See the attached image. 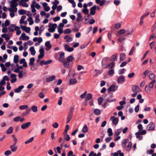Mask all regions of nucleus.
Instances as JSON below:
<instances>
[{
    "label": "nucleus",
    "instance_id": "nucleus-1",
    "mask_svg": "<svg viewBox=\"0 0 156 156\" xmlns=\"http://www.w3.org/2000/svg\"><path fill=\"white\" fill-rule=\"evenodd\" d=\"M49 28L48 29V31L51 33L55 31L56 28L57 27V25L56 23L52 24L50 23L48 25Z\"/></svg>",
    "mask_w": 156,
    "mask_h": 156
},
{
    "label": "nucleus",
    "instance_id": "nucleus-2",
    "mask_svg": "<svg viewBox=\"0 0 156 156\" xmlns=\"http://www.w3.org/2000/svg\"><path fill=\"white\" fill-rule=\"evenodd\" d=\"M155 124L153 122H151L147 126V129L148 131L154 130Z\"/></svg>",
    "mask_w": 156,
    "mask_h": 156
},
{
    "label": "nucleus",
    "instance_id": "nucleus-3",
    "mask_svg": "<svg viewBox=\"0 0 156 156\" xmlns=\"http://www.w3.org/2000/svg\"><path fill=\"white\" fill-rule=\"evenodd\" d=\"M110 119L112 120V123L115 125H116L119 122L118 117H116L114 116H112L110 118Z\"/></svg>",
    "mask_w": 156,
    "mask_h": 156
},
{
    "label": "nucleus",
    "instance_id": "nucleus-4",
    "mask_svg": "<svg viewBox=\"0 0 156 156\" xmlns=\"http://www.w3.org/2000/svg\"><path fill=\"white\" fill-rule=\"evenodd\" d=\"M109 59V58L107 57H104L102 59L101 62V64L102 67L103 68L105 69L107 67V66H106V62Z\"/></svg>",
    "mask_w": 156,
    "mask_h": 156
},
{
    "label": "nucleus",
    "instance_id": "nucleus-5",
    "mask_svg": "<svg viewBox=\"0 0 156 156\" xmlns=\"http://www.w3.org/2000/svg\"><path fill=\"white\" fill-rule=\"evenodd\" d=\"M31 122H28L22 124L21 126V128L23 129H25L27 128L31 125Z\"/></svg>",
    "mask_w": 156,
    "mask_h": 156
},
{
    "label": "nucleus",
    "instance_id": "nucleus-6",
    "mask_svg": "<svg viewBox=\"0 0 156 156\" xmlns=\"http://www.w3.org/2000/svg\"><path fill=\"white\" fill-rule=\"evenodd\" d=\"M132 90L134 93H138L141 91V89L138 86H136L133 87Z\"/></svg>",
    "mask_w": 156,
    "mask_h": 156
},
{
    "label": "nucleus",
    "instance_id": "nucleus-7",
    "mask_svg": "<svg viewBox=\"0 0 156 156\" xmlns=\"http://www.w3.org/2000/svg\"><path fill=\"white\" fill-rule=\"evenodd\" d=\"M19 0H12L11 3V5L10 7L12 8H13L17 7L18 5V3L17 2L19 1Z\"/></svg>",
    "mask_w": 156,
    "mask_h": 156
},
{
    "label": "nucleus",
    "instance_id": "nucleus-8",
    "mask_svg": "<svg viewBox=\"0 0 156 156\" xmlns=\"http://www.w3.org/2000/svg\"><path fill=\"white\" fill-rule=\"evenodd\" d=\"M22 38V40L23 41H28L29 40L30 37L29 36H26L25 33H23L22 34L21 36L20 37V40H21Z\"/></svg>",
    "mask_w": 156,
    "mask_h": 156
},
{
    "label": "nucleus",
    "instance_id": "nucleus-9",
    "mask_svg": "<svg viewBox=\"0 0 156 156\" xmlns=\"http://www.w3.org/2000/svg\"><path fill=\"white\" fill-rule=\"evenodd\" d=\"M118 54H113L112 55L110 58V61L112 62L117 61V60Z\"/></svg>",
    "mask_w": 156,
    "mask_h": 156
},
{
    "label": "nucleus",
    "instance_id": "nucleus-10",
    "mask_svg": "<svg viewBox=\"0 0 156 156\" xmlns=\"http://www.w3.org/2000/svg\"><path fill=\"white\" fill-rule=\"evenodd\" d=\"M21 28L24 31L27 33H29L30 31V27H27L26 26H21Z\"/></svg>",
    "mask_w": 156,
    "mask_h": 156
},
{
    "label": "nucleus",
    "instance_id": "nucleus-11",
    "mask_svg": "<svg viewBox=\"0 0 156 156\" xmlns=\"http://www.w3.org/2000/svg\"><path fill=\"white\" fill-rule=\"evenodd\" d=\"M125 76L123 75L119 77L117 80L118 83H120L121 82L124 83L125 82Z\"/></svg>",
    "mask_w": 156,
    "mask_h": 156
},
{
    "label": "nucleus",
    "instance_id": "nucleus-12",
    "mask_svg": "<svg viewBox=\"0 0 156 156\" xmlns=\"http://www.w3.org/2000/svg\"><path fill=\"white\" fill-rule=\"evenodd\" d=\"M97 8L96 5L92 7L90 9V14L91 15H94L95 13V11Z\"/></svg>",
    "mask_w": 156,
    "mask_h": 156
},
{
    "label": "nucleus",
    "instance_id": "nucleus-13",
    "mask_svg": "<svg viewBox=\"0 0 156 156\" xmlns=\"http://www.w3.org/2000/svg\"><path fill=\"white\" fill-rule=\"evenodd\" d=\"M45 46L46 47V50L47 51L49 50L51 47V45L50 43V41H46L45 44Z\"/></svg>",
    "mask_w": 156,
    "mask_h": 156
},
{
    "label": "nucleus",
    "instance_id": "nucleus-14",
    "mask_svg": "<svg viewBox=\"0 0 156 156\" xmlns=\"http://www.w3.org/2000/svg\"><path fill=\"white\" fill-rule=\"evenodd\" d=\"M66 51L68 52H72L73 51L74 48L73 47H70L68 44H66L64 46Z\"/></svg>",
    "mask_w": 156,
    "mask_h": 156
},
{
    "label": "nucleus",
    "instance_id": "nucleus-15",
    "mask_svg": "<svg viewBox=\"0 0 156 156\" xmlns=\"http://www.w3.org/2000/svg\"><path fill=\"white\" fill-rule=\"evenodd\" d=\"M133 32V29L132 28L125 30L126 34L125 36H128L129 35H131Z\"/></svg>",
    "mask_w": 156,
    "mask_h": 156
},
{
    "label": "nucleus",
    "instance_id": "nucleus-16",
    "mask_svg": "<svg viewBox=\"0 0 156 156\" xmlns=\"http://www.w3.org/2000/svg\"><path fill=\"white\" fill-rule=\"evenodd\" d=\"M64 54H65L64 52H62L59 55V57L58 60L61 62H62L64 61Z\"/></svg>",
    "mask_w": 156,
    "mask_h": 156
},
{
    "label": "nucleus",
    "instance_id": "nucleus-17",
    "mask_svg": "<svg viewBox=\"0 0 156 156\" xmlns=\"http://www.w3.org/2000/svg\"><path fill=\"white\" fill-rule=\"evenodd\" d=\"M24 87V86L23 85L19 86L18 88H16L14 90V91L16 93H19L20 92L21 90L23 89Z\"/></svg>",
    "mask_w": 156,
    "mask_h": 156
},
{
    "label": "nucleus",
    "instance_id": "nucleus-18",
    "mask_svg": "<svg viewBox=\"0 0 156 156\" xmlns=\"http://www.w3.org/2000/svg\"><path fill=\"white\" fill-rule=\"evenodd\" d=\"M115 85L114 84H112L111 85L109 88H108L107 90L108 92H110L112 91H115Z\"/></svg>",
    "mask_w": 156,
    "mask_h": 156
},
{
    "label": "nucleus",
    "instance_id": "nucleus-19",
    "mask_svg": "<svg viewBox=\"0 0 156 156\" xmlns=\"http://www.w3.org/2000/svg\"><path fill=\"white\" fill-rule=\"evenodd\" d=\"M122 128H121L120 129H117L114 133V136H118L122 132Z\"/></svg>",
    "mask_w": 156,
    "mask_h": 156
},
{
    "label": "nucleus",
    "instance_id": "nucleus-20",
    "mask_svg": "<svg viewBox=\"0 0 156 156\" xmlns=\"http://www.w3.org/2000/svg\"><path fill=\"white\" fill-rule=\"evenodd\" d=\"M92 98V95L90 93H88L86 97V99L84 101V102H86L87 100H89Z\"/></svg>",
    "mask_w": 156,
    "mask_h": 156
},
{
    "label": "nucleus",
    "instance_id": "nucleus-21",
    "mask_svg": "<svg viewBox=\"0 0 156 156\" xmlns=\"http://www.w3.org/2000/svg\"><path fill=\"white\" fill-rule=\"evenodd\" d=\"M129 139H126L123 140L122 142V146L123 147H125L126 144L129 142Z\"/></svg>",
    "mask_w": 156,
    "mask_h": 156
},
{
    "label": "nucleus",
    "instance_id": "nucleus-22",
    "mask_svg": "<svg viewBox=\"0 0 156 156\" xmlns=\"http://www.w3.org/2000/svg\"><path fill=\"white\" fill-rule=\"evenodd\" d=\"M126 58V56L125 54L122 53L120 54V61L119 62H121L124 60Z\"/></svg>",
    "mask_w": 156,
    "mask_h": 156
},
{
    "label": "nucleus",
    "instance_id": "nucleus-23",
    "mask_svg": "<svg viewBox=\"0 0 156 156\" xmlns=\"http://www.w3.org/2000/svg\"><path fill=\"white\" fill-rule=\"evenodd\" d=\"M113 97V95H110L106 100L107 101V102H109L111 103L112 102H113L115 101V98L113 99H112V98Z\"/></svg>",
    "mask_w": 156,
    "mask_h": 156
},
{
    "label": "nucleus",
    "instance_id": "nucleus-24",
    "mask_svg": "<svg viewBox=\"0 0 156 156\" xmlns=\"http://www.w3.org/2000/svg\"><path fill=\"white\" fill-rule=\"evenodd\" d=\"M19 56L18 55H15L14 56V59H13V62H14L17 64L19 62Z\"/></svg>",
    "mask_w": 156,
    "mask_h": 156
},
{
    "label": "nucleus",
    "instance_id": "nucleus-25",
    "mask_svg": "<svg viewBox=\"0 0 156 156\" xmlns=\"http://www.w3.org/2000/svg\"><path fill=\"white\" fill-rule=\"evenodd\" d=\"M55 76H51L49 78H48L46 79V81L47 82H51L54 80L55 79Z\"/></svg>",
    "mask_w": 156,
    "mask_h": 156
},
{
    "label": "nucleus",
    "instance_id": "nucleus-26",
    "mask_svg": "<svg viewBox=\"0 0 156 156\" xmlns=\"http://www.w3.org/2000/svg\"><path fill=\"white\" fill-rule=\"evenodd\" d=\"M15 30L16 31V34L17 35H19L21 33V31L20 30V28L18 26H16L15 27Z\"/></svg>",
    "mask_w": 156,
    "mask_h": 156
},
{
    "label": "nucleus",
    "instance_id": "nucleus-27",
    "mask_svg": "<svg viewBox=\"0 0 156 156\" xmlns=\"http://www.w3.org/2000/svg\"><path fill=\"white\" fill-rule=\"evenodd\" d=\"M16 26L15 24H10L9 27L8 28V29L10 32H13L14 31V29L12 28L14 27L15 28V27Z\"/></svg>",
    "mask_w": 156,
    "mask_h": 156
},
{
    "label": "nucleus",
    "instance_id": "nucleus-28",
    "mask_svg": "<svg viewBox=\"0 0 156 156\" xmlns=\"http://www.w3.org/2000/svg\"><path fill=\"white\" fill-rule=\"evenodd\" d=\"M30 51L31 52V54L33 55H34L36 53V51L34 50V47H31L30 48Z\"/></svg>",
    "mask_w": 156,
    "mask_h": 156
},
{
    "label": "nucleus",
    "instance_id": "nucleus-29",
    "mask_svg": "<svg viewBox=\"0 0 156 156\" xmlns=\"http://www.w3.org/2000/svg\"><path fill=\"white\" fill-rule=\"evenodd\" d=\"M35 58L34 57L30 58V62L29 63V65L30 66H33L34 65V62L35 61Z\"/></svg>",
    "mask_w": 156,
    "mask_h": 156
},
{
    "label": "nucleus",
    "instance_id": "nucleus-30",
    "mask_svg": "<svg viewBox=\"0 0 156 156\" xmlns=\"http://www.w3.org/2000/svg\"><path fill=\"white\" fill-rule=\"evenodd\" d=\"M115 64V63L114 62H112L110 63L107 66V67H108L109 69H112V68L113 67Z\"/></svg>",
    "mask_w": 156,
    "mask_h": 156
},
{
    "label": "nucleus",
    "instance_id": "nucleus-31",
    "mask_svg": "<svg viewBox=\"0 0 156 156\" xmlns=\"http://www.w3.org/2000/svg\"><path fill=\"white\" fill-rule=\"evenodd\" d=\"M155 80H153L150 83L148 86L151 88L152 89L153 88L154 85L155 83Z\"/></svg>",
    "mask_w": 156,
    "mask_h": 156
},
{
    "label": "nucleus",
    "instance_id": "nucleus-32",
    "mask_svg": "<svg viewBox=\"0 0 156 156\" xmlns=\"http://www.w3.org/2000/svg\"><path fill=\"white\" fill-rule=\"evenodd\" d=\"M77 81L76 79L75 78L72 79L70 80L69 81V83L71 85H73L75 83H76L77 82Z\"/></svg>",
    "mask_w": 156,
    "mask_h": 156
},
{
    "label": "nucleus",
    "instance_id": "nucleus-33",
    "mask_svg": "<svg viewBox=\"0 0 156 156\" xmlns=\"http://www.w3.org/2000/svg\"><path fill=\"white\" fill-rule=\"evenodd\" d=\"M77 17L76 19V21L77 22L80 21L82 18V16L80 12H78L77 14Z\"/></svg>",
    "mask_w": 156,
    "mask_h": 156
},
{
    "label": "nucleus",
    "instance_id": "nucleus-34",
    "mask_svg": "<svg viewBox=\"0 0 156 156\" xmlns=\"http://www.w3.org/2000/svg\"><path fill=\"white\" fill-rule=\"evenodd\" d=\"M94 113L97 115H100L101 113V111L98 109H96L94 110Z\"/></svg>",
    "mask_w": 156,
    "mask_h": 156
},
{
    "label": "nucleus",
    "instance_id": "nucleus-35",
    "mask_svg": "<svg viewBox=\"0 0 156 156\" xmlns=\"http://www.w3.org/2000/svg\"><path fill=\"white\" fill-rule=\"evenodd\" d=\"M62 62H63V65L65 67H68L69 65V62L66 60H65Z\"/></svg>",
    "mask_w": 156,
    "mask_h": 156
},
{
    "label": "nucleus",
    "instance_id": "nucleus-36",
    "mask_svg": "<svg viewBox=\"0 0 156 156\" xmlns=\"http://www.w3.org/2000/svg\"><path fill=\"white\" fill-rule=\"evenodd\" d=\"M27 20L29 22V24L30 25H32L34 23V22L31 16L29 17L27 19Z\"/></svg>",
    "mask_w": 156,
    "mask_h": 156
},
{
    "label": "nucleus",
    "instance_id": "nucleus-37",
    "mask_svg": "<svg viewBox=\"0 0 156 156\" xmlns=\"http://www.w3.org/2000/svg\"><path fill=\"white\" fill-rule=\"evenodd\" d=\"M13 131V129L12 127L11 126L6 131V133L7 134H10Z\"/></svg>",
    "mask_w": 156,
    "mask_h": 156
},
{
    "label": "nucleus",
    "instance_id": "nucleus-38",
    "mask_svg": "<svg viewBox=\"0 0 156 156\" xmlns=\"http://www.w3.org/2000/svg\"><path fill=\"white\" fill-rule=\"evenodd\" d=\"M88 128L86 124H85L82 130V132L84 133H86L88 131Z\"/></svg>",
    "mask_w": 156,
    "mask_h": 156
},
{
    "label": "nucleus",
    "instance_id": "nucleus-39",
    "mask_svg": "<svg viewBox=\"0 0 156 156\" xmlns=\"http://www.w3.org/2000/svg\"><path fill=\"white\" fill-rule=\"evenodd\" d=\"M31 109L34 112H36L37 111V106L33 105L31 107Z\"/></svg>",
    "mask_w": 156,
    "mask_h": 156
},
{
    "label": "nucleus",
    "instance_id": "nucleus-40",
    "mask_svg": "<svg viewBox=\"0 0 156 156\" xmlns=\"http://www.w3.org/2000/svg\"><path fill=\"white\" fill-rule=\"evenodd\" d=\"M107 132L108 133V136H112L113 134L112 129L111 128H109L108 129Z\"/></svg>",
    "mask_w": 156,
    "mask_h": 156
},
{
    "label": "nucleus",
    "instance_id": "nucleus-41",
    "mask_svg": "<svg viewBox=\"0 0 156 156\" xmlns=\"http://www.w3.org/2000/svg\"><path fill=\"white\" fill-rule=\"evenodd\" d=\"M74 110V106H71L69 109V114L73 115V113Z\"/></svg>",
    "mask_w": 156,
    "mask_h": 156
},
{
    "label": "nucleus",
    "instance_id": "nucleus-42",
    "mask_svg": "<svg viewBox=\"0 0 156 156\" xmlns=\"http://www.w3.org/2000/svg\"><path fill=\"white\" fill-rule=\"evenodd\" d=\"M10 148L12 152H14L17 150V147L16 146L13 147V146H10Z\"/></svg>",
    "mask_w": 156,
    "mask_h": 156
},
{
    "label": "nucleus",
    "instance_id": "nucleus-43",
    "mask_svg": "<svg viewBox=\"0 0 156 156\" xmlns=\"http://www.w3.org/2000/svg\"><path fill=\"white\" fill-rule=\"evenodd\" d=\"M18 13L20 15H24L26 14V11L23 9H21L18 11Z\"/></svg>",
    "mask_w": 156,
    "mask_h": 156
},
{
    "label": "nucleus",
    "instance_id": "nucleus-44",
    "mask_svg": "<svg viewBox=\"0 0 156 156\" xmlns=\"http://www.w3.org/2000/svg\"><path fill=\"white\" fill-rule=\"evenodd\" d=\"M73 115L69 114L66 120V123L69 122L72 118Z\"/></svg>",
    "mask_w": 156,
    "mask_h": 156
},
{
    "label": "nucleus",
    "instance_id": "nucleus-45",
    "mask_svg": "<svg viewBox=\"0 0 156 156\" xmlns=\"http://www.w3.org/2000/svg\"><path fill=\"white\" fill-rule=\"evenodd\" d=\"M145 91L148 94L150 93L151 92V88L148 85H147L145 87Z\"/></svg>",
    "mask_w": 156,
    "mask_h": 156
},
{
    "label": "nucleus",
    "instance_id": "nucleus-46",
    "mask_svg": "<svg viewBox=\"0 0 156 156\" xmlns=\"http://www.w3.org/2000/svg\"><path fill=\"white\" fill-rule=\"evenodd\" d=\"M103 101V98L101 97H100L98 98V104L99 105H101L102 104Z\"/></svg>",
    "mask_w": 156,
    "mask_h": 156
},
{
    "label": "nucleus",
    "instance_id": "nucleus-47",
    "mask_svg": "<svg viewBox=\"0 0 156 156\" xmlns=\"http://www.w3.org/2000/svg\"><path fill=\"white\" fill-rule=\"evenodd\" d=\"M132 146V143L131 142H129L128 143V145L126 147V149L127 151H129L131 147Z\"/></svg>",
    "mask_w": 156,
    "mask_h": 156
},
{
    "label": "nucleus",
    "instance_id": "nucleus-48",
    "mask_svg": "<svg viewBox=\"0 0 156 156\" xmlns=\"http://www.w3.org/2000/svg\"><path fill=\"white\" fill-rule=\"evenodd\" d=\"M126 70V69L124 68L120 69L119 71V75H121L124 74Z\"/></svg>",
    "mask_w": 156,
    "mask_h": 156
},
{
    "label": "nucleus",
    "instance_id": "nucleus-49",
    "mask_svg": "<svg viewBox=\"0 0 156 156\" xmlns=\"http://www.w3.org/2000/svg\"><path fill=\"white\" fill-rule=\"evenodd\" d=\"M75 75V74L74 71L72 70H70L69 74V76H72L73 77H74Z\"/></svg>",
    "mask_w": 156,
    "mask_h": 156
},
{
    "label": "nucleus",
    "instance_id": "nucleus-50",
    "mask_svg": "<svg viewBox=\"0 0 156 156\" xmlns=\"http://www.w3.org/2000/svg\"><path fill=\"white\" fill-rule=\"evenodd\" d=\"M28 106L26 105H24L20 106L19 108L21 110H24L28 108Z\"/></svg>",
    "mask_w": 156,
    "mask_h": 156
},
{
    "label": "nucleus",
    "instance_id": "nucleus-51",
    "mask_svg": "<svg viewBox=\"0 0 156 156\" xmlns=\"http://www.w3.org/2000/svg\"><path fill=\"white\" fill-rule=\"evenodd\" d=\"M34 139V137H32L29 140H28L25 141V144H27L28 143H31L32 142V141Z\"/></svg>",
    "mask_w": 156,
    "mask_h": 156
},
{
    "label": "nucleus",
    "instance_id": "nucleus-52",
    "mask_svg": "<svg viewBox=\"0 0 156 156\" xmlns=\"http://www.w3.org/2000/svg\"><path fill=\"white\" fill-rule=\"evenodd\" d=\"M73 57L72 55H70L67 58V61L69 62H70L71 61L73 60Z\"/></svg>",
    "mask_w": 156,
    "mask_h": 156
},
{
    "label": "nucleus",
    "instance_id": "nucleus-53",
    "mask_svg": "<svg viewBox=\"0 0 156 156\" xmlns=\"http://www.w3.org/2000/svg\"><path fill=\"white\" fill-rule=\"evenodd\" d=\"M71 32V30L69 29H65L63 31V33L65 34H68Z\"/></svg>",
    "mask_w": 156,
    "mask_h": 156
},
{
    "label": "nucleus",
    "instance_id": "nucleus-54",
    "mask_svg": "<svg viewBox=\"0 0 156 156\" xmlns=\"http://www.w3.org/2000/svg\"><path fill=\"white\" fill-rule=\"evenodd\" d=\"M0 67L2 68V70L3 72H5L6 70V68L5 66L2 63H1L0 64Z\"/></svg>",
    "mask_w": 156,
    "mask_h": 156
},
{
    "label": "nucleus",
    "instance_id": "nucleus-55",
    "mask_svg": "<svg viewBox=\"0 0 156 156\" xmlns=\"http://www.w3.org/2000/svg\"><path fill=\"white\" fill-rule=\"evenodd\" d=\"M39 15H38L35 17V22L36 23H38L40 21V20L39 19Z\"/></svg>",
    "mask_w": 156,
    "mask_h": 156
},
{
    "label": "nucleus",
    "instance_id": "nucleus-56",
    "mask_svg": "<svg viewBox=\"0 0 156 156\" xmlns=\"http://www.w3.org/2000/svg\"><path fill=\"white\" fill-rule=\"evenodd\" d=\"M121 24L120 23H116L114 25L115 28L116 29H118L121 27Z\"/></svg>",
    "mask_w": 156,
    "mask_h": 156
},
{
    "label": "nucleus",
    "instance_id": "nucleus-57",
    "mask_svg": "<svg viewBox=\"0 0 156 156\" xmlns=\"http://www.w3.org/2000/svg\"><path fill=\"white\" fill-rule=\"evenodd\" d=\"M155 75L153 73L151 74L149 76V78L151 80H154Z\"/></svg>",
    "mask_w": 156,
    "mask_h": 156
},
{
    "label": "nucleus",
    "instance_id": "nucleus-58",
    "mask_svg": "<svg viewBox=\"0 0 156 156\" xmlns=\"http://www.w3.org/2000/svg\"><path fill=\"white\" fill-rule=\"evenodd\" d=\"M87 91H85L84 92L83 94H82L80 95V98L81 99L84 98H85L86 95V94H87Z\"/></svg>",
    "mask_w": 156,
    "mask_h": 156
},
{
    "label": "nucleus",
    "instance_id": "nucleus-59",
    "mask_svg": "<svg viewBox=\"0 0 156 156\" xmlns=\"http://www.w3.org/2000/svg\"><path fill=\"white\" fill-rule=\"evenodd\" d=\"M125 33V30L123 29H121L118 32V33L119 34H122Z\"/></svg>",
    "mask_w": 156,
    "mask_h": 156
},
{
    "label": "nucleus",
    "instance_id": "nucleus-60",
    "mask_svg": "<svg viewBox=\"0 0 156 156\" xmlns=\"http://www.w3.org/2000/svg\"><path fill=\"white\" fill-rule=\"evenodd\" d=\"M31 111L30 109H26V112L23 113V114L25 115H27L30 113V112Z\"/></svg>",
    "mask_w": 156,
    "mask_h": 156
},
{
    "label": "nucleus",
    "instance_id": "nucleus-61",
    "mask_svg": "<svg viewBox=\"0 0 156 156\" xmlns=\"http://www.w3.org/2000/svg\"><path fill=\"white\" fill-rule=\"evenodd\" d=\"M137 128L139 129V132H140L143 129V126L141 124H140L137 126Z\"/></svg>",
    "mask_w": 156,
    "mask_h": 156
},
{
    "label": "nucleus",
    "instance_id": "nucleus-62",
    "mask_svg": "<svg viewBox=\"0 0 156 156\" xmlns=\"http://www.w3.org/2000/svg\"><path fill=\"white\" fill-rule=\"evenodd\" d=\"M12 153L11 151L10 150H7L4 153L5 154L6 156H8Z\"/></svg>",
    "mask_w": 156,
    "mask_h": 156
},
{
    "label": "nucleus",
    "instance_id": "nucleus-63",
    "mask_svg": "<svg viewBox=\"0 0 156 156\" xmlns=\"http://www.w3.org/2000/svg\"><path fill=\"white\" fill-rule=\"evenodd\" d=\"M52 126L55 128H57L58 126V124L56 122H54L52 124Z\"/></svg>",
    "mask_w": 156,
    "mask_h": 156
},
{
    "label": "nucleus",
    "instance_id": "nucleus-64",
    "mask_svg": "<svg viewBox=\"0 0 156 156\" xmlns=\"http://www.w3.org/2000/svg\"><path fill=\"white\" fill-rule=\"evenodd\" d=\"M82 11L86 15H87L88 14L89 10L87 9H82Z\"/></svg>",
    "mask_w": 156,
    "mask_h": 156
}]
</instances>
